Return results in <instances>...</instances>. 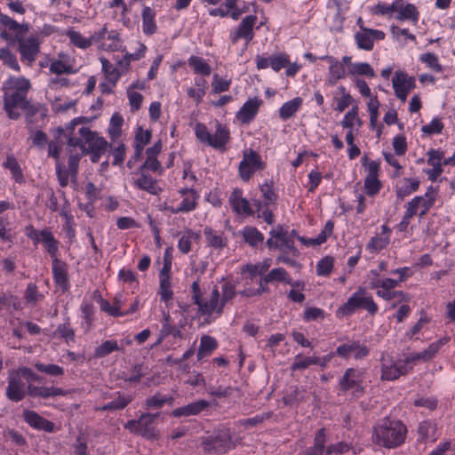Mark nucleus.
<instances>
[{"label":"nucleus","mask_w":455,"mask_h":455,"mask_svg":"<svg viewBox=\"0 0 455 455\" xmlns=\"http://www.w3.org/2000/svg\"><path fill=\"white\" fill-rule=\"evenodd\" d=\"M34 366L38 371L45 373L51 377H62L65 372L62 367L53 363L45 364L36 362Z\"/></svg>","instance_id":"nucleus-54"},{"label":"nucleus","mask_w":455,"mask_h":455,"mask_svg":"<svg viewBox=\"0 0 455 455\" xmlns=\"http://www.w3.org/2000/svg\"><path fill=\"white\" fill-rule=\"evenodd\" d=\"M194 84L195 87H188L187 89V95L196 104H200L206 94L208 83L204 76H200L194 78Z\"/></svg>","instance_id":"nucleus-30"},{"label":"nucleus","mask_w":455,"mask_h":455,"mask_svg":"<svg viewBox=\"0 0 455 455\" xmlns=\"http://www.w3.org/2000/svg\"><path fill=\"white\" fill-rule=\"evenodd\" d=\"M24 299L28 304L36 306L44 299V295L39 292L36 283H29L25 290Z\"/></svg>","instance_id":"nucleus-49"},{"label":"nucleus","mask_w":455,"mask_h":455,"mask_svg":"<svg viewBox=\"0 0 455 455\" xmlns=\"http://www.w3.org/2000/svg\"><path fill=\"white\" fill-rule=\"evenodd\" d=\"M23 419L31 427L35 429L43 430L47 433H52L55 431L54 423L43 418L34 411L25 410L23 411Z\"/></svg>","instance_id":"nucleus-25"},{"label":"nucleus","mask_w":455,"mask_h":455,"mask_svg":"<svg viewBox=\"0 0 455 455\" xmlns=\"http://www.w3.org/2000/svg\"><path fill=\"white\" fill-rule=\"evenodd\" d=\"M198 237V235L191 231L190 229L186 230L185 232H183L179 240V250L182 253H188L191 251L192 240L197 239Z\"/></svg>","instance_id":"nucleus-55"},{"label":"nucleus","mask_w":455,"mask_h":455,"mask_svg":"<svg viewBox=\"0 0 455 455\" xmlns=\"http://www.w3.org/2000/svg\"><path fill=\"white\" fill-rule=\"evenodd\" d=\"M196 177L191 172L190 167H187L183 171L182 183L183 186L180 187L179 192L182 196H186L185 199H198L199 194L196 190Z\"/></svg>","instance_id":"nucleus-26"},{"label":"nucleus","mask_w":455,"mask_h":455,"mask_svg":"<svg viewBox=\"0 0 455 455\" xmlns=\"http://www.w3.org/2000/svg\"><path fill=\"white\" fill-rule=\"evenodd\" d=\"M363 381V370L348 368L346 370L344 375L340 379L339 386L340 390L342 391H348L354 389L356 392L362 393L363 391V387L362 386Z\"/></svg>","instance_id":"nucleus-17"},{"label":"nucleus","mask_w":455,"mask_h":455,"mask_svg":"<svg viewBox=\"0 0 455 455\" xmlns=\"http://www.w3.org/2000/svg\"><path fill=\"white\" fill-rule=\"evenodd\" d=\"M152 138V133L149 130H144L139 126L137 128L135 138H134V155L133 158L135 161L139 160L143 153L144 147L149 143Z\"/></svg>","instance_id":"nucleus-32"},{"label":"nucleus","mask_w":455,"mask_h":455,"mask_svg":"<svg viewBox=\"0 0 455 455\" xmlns=\"http://www.w3.org/2000/svg\"><path fill=\"white\" fill-rule=\"evenodd\" d=\"M386 34L382 30L368 28L360 25V30L355 34V42L358 49L371 51L375 41L384 40Z\"/></svg>","instance_id":"nucleus-15"},{"label":"nucleus","mask_w":455,"mask_h":455,"mask_svg":"<svg viewBox=\"0 0 455 455\" xmlns=\"http://www.w3.org/2000/svg\"><path fill=\"white\" fill-rule=\"evenodd\" d=\"M307 399V397L306 390L296 387L293 390H291L290 393H287L283 397V402L287 406H293L306 402Z\"/></svg>","instance_id":"nucleus-45"},{"label":"nucleus","mask_w":455,"mask_h":455,"mask_svg":"<svg viewBox=\"0 0 455 455\" xmlns=\"http://www.w3.org/2000/svg\"><path fill=\"white\" fill-rule=\"evenodd\" d=\"M448 341V339H439L435 342L431 343L427 348L422 352L410 354L405 355L403 363L408 366L410 363H415L418 361L427 362L433 359L440 348Z\"/></svg>","instance_id":"nucleus-18"},{"label":"nucleus","mask_w":455,"mask_h":455,"mask_svg":"<svg viewBox=\"0 0 455 455\" xmlns=\"http://www.w3.org/2000/svg\"><path fill=\"white\" fill-rule=\"evenodd\" d=\"M270 237L267 240L266 244L269 250H278L281 252L287 251L292 257L297 258L299 254L295 247L292 234L283 226L278 225L269 232Z\"/></svg>","instance_id":"nucleus-8"},{"label":"nucleus","mask_w":455,"mask_h":455,"mask_svg":"<svg viewBox=\"0 0 455 455\" xmlns=\"http://www.w3.org/2000/svg\"><path fill=\"white\" fill-rule=\"evenodd\" d=\"M419 187V181L417 179L402 178L395 182V191L398 197L403 198L409 196L417 191Z\"/></svg>","instance_id":"nucleus-33"},{"label":"nucleus","mask_w":455,"mask_h":455,"mask_svg":"<svg viewBox=\"0 0 455 455\" xmlns=\"http://www.w3.org/2000/svg\"><path fill=\"white\" fill-rule=\"evenodd\" d=\"M159 416L160 412L142 413L138 419L128 420L124 425V428L146 439H156L158 434L154 427V423Z\"/></svg>","instance_id":"nucleus-10"},{"label":"nucleus","mask_w":455,"mask_h":455,"mask_svg":"<svg viewBox=\"0 0 455 455\" xmlns=\"http://www.w3.org/2000/svg\"><path fill=\"white\" fill-rule=\"evenodd\" d=\"M73 62H75L74 58L60 52L59 59L51 61L49 70L51 73L58 76L76 74L77 69L74 68Z\"/></svg>","instance_id":"nucleus-22"},{"label":"nucleus","mask_w":455,"mask_h":455,"mask_svg":"<svg viewBox=\"0 0 455 455\" xmlns=\"http://www.w3.org/2000/svg\"><path fill=\"white\" fill-rule=\"evenodd\" d=\"M266 167V163L257 151L253 149L245 150L238 165V174L243 181H249L256 172L263 171Z\"/></svg>","instance_id":"nucleus-11"},{"label":"nucleus","mask_w":455,"mask_h":455,"mask_svg":"<svg viewBox=\"0 0 455 455\" xmlns=\"http://www.w3.org/2000/svg\"><path fill=\"white\" fill-rule=\"evenodd\" d=\"M370 349L367 346L361 344L360 341L355 340L350 343H345L339 346L336 349V355L347 359L354 355L355 359H362L369 355Z\"/></svg>","instance_id":"nucleus-20"},{"label":"nucleus","mask_w":455,"mask_h":455,"mask_svg":"<svg viewBox=\"0 0 455 455\" xmlns=\"http://www.w3.org/2000/svg\"><path fill=\"white\" fill-rule=\"evenodd\" d=\"M376 294L387 301L397 299L398 302H408L410 300V297L402 291H377Z\"/></svg>","instance_id":"nucleus-58"},{"label":"nucleus","mask_w":455,"mask_h":455,"mask_svg":"<svg viewBox=\"0 0 455 455\" xmlns=\"http://www.w3.org/2000/svg\"><path fill=\"white\" fill-rule=\"evenodd\" d=\"M188 64L196 75L209 76L212 73L210 64L202 57L191 55L188 59Z\"/></svg>","instance_id":"nucleus-35"},{"label":"nucleus","mask_w":455,"mask_h":455,"mask_svg":"<svg viewBox=\"0 0 455 455\" xmlns=\"http://www.w3.org/2000/svg\"><path fill=\"white\" fill-rule=\"evenodd\" d=\"M52 275L54 282L62 288L63 291L68 288V276L67 265L59 259H52Z\"/></svg>","instance_id":"nucleus-31"},{"label":"nucleus","mask_w":455,"mask_h":455,"mask_svg":"<svg viewBox=\"0 0 455 455\" xmlns=\"http://www.w3.org/2000/svg\"><path fill=\"white\" fill-rule=\"evenodd\" d=\"M271 264V259H265L262 262L256 265L247 264L243 267V271L249 272L252 276L263 275L270 267Z\"/></svg>","instance_id":"nucleus-61"},{"label":"nucleus","mask_w":455,"mask_h":455,"mask_svg":"<svg viewBox=\"0 0 455 455\" xmlns=\"http://www.w3.org/2000/svg\"><path fill=\"white\" fill-rule=\"evenodd\" d=\"M20 110L25 113V120L28 127L30 130H32L35 127L34 124L36 116H39L41 120L44 121V119L47 116L48 112L47 108L44 106L38 103H31L30 100H28V104H26L25 107H22Z\"/></svg>","instance_id":"nucleus-27"},{"label":"nucleus","mask_w":455,"mask_h":455,"mask_svg":"<svg viewBox=\"0 0 455 455\" xmlns=\"http://www.w3.org/2000/svg\"><path fill=\"white\" fill-rule=\"evenodd\" d=\"M363 308L367 312L373 315L378 311V306L374 302L371 296H366V290L363 287H359L353 295L348 298L346 303L340 306L337 311V317H344L351 315L357 309Z\"/></svg>","instance_id":"nucleus-7"},{"label":"nucleus","mask_w":455,"mask_h":455,"mask_svg":"<svg viewBox=\"0 0 455 455\" xmlns=\"http://www.w3.org/2000/svg\"><path fill=\"white\" fill-rule=\"evenodd\" d=\"M261 104L262 100L258 97L249 99L236 113L237 120L243 124H250L258 115Z\"/></svg>","instance_id":"nucleus-21"},{"label":"nucleus","mask_w":455,"mask_h":455,"mask_svg":"<svg viewBox=\"0 0 455 455\" xmlns=\"http://www.w3.org/2000/svg\"><path fill=\"white\" fill-rule=\"evenodd\" d=\"M196 206L195 201H182V203L174 207L173 205H169L167 201H164L163 204L159 205V209L162 211H169L172 213H179V212H188L194 210Z\"/></svg>","instance_id":"nucleus-52"},{"label":"nucleus","mask_w":455,"mask_h":455,"mask_svg":"<svg viewBox=\"0 0 455 455\" xmlns=\"http://www.w3.org/2000/svg\"><path fill=\"white\" fill-rule=\"evenodd\" d=\"M31 89L30 81L24 76H12L4 83V110L11 120H18L20 109L28 104V94Z\"/></svg>","instance_id":"nucleus-3"},{"label":"nucleus","mask_w":455,"mask_h":455,"mask_svg":"<svg viewBox=\"0 0 455 455\" xmlns=\"http://www.w3.org/2000/svg\"><path fill=\"white\" fill-rule=\"evenodd\" d=\"M27 394L33 398L48 399L56 396H64L68 391L56 387H37L33 384H28L26 387L25 383L16 372H10L8 375V385L6 387V397L15 403L22 401Z\"/></svg>","instance_id":"nucleus-4"},{"label":"nucleus","mask_w":455,"mask_h":455,"mask_svg":"<svg viewBox=\"0 0 455 455\" xmlns=\"http://www.w3.org/2000/svg\"><path fill=\"white\" fill-rule=\"evenodd\" d=\"M407 428L400 420L383 419L372 428V442L387 449L402 445L406 438Z\"/></svg>","instance_id":"nucleus-5"},{"label":"nucleus","mask_w":455,"mask_h":455,"mask_svg":"<svg viewBox=\"0 0 455 455\" xmlns=\"http://www.w3.org/2000/svg\"><path fill=\"white\" fill-rule=\"evenodd\" d=\"M100 61L101 63L102 72L108 83V86H107L106 84H101L100 86L102 87L103 92L110 93L120 79V73H118V68L114 66L108 59L101 57L100 58Z\"/></svg>","instance_id":"nucleus-23"},{"label":"nucleus","mask_w":455,"mask_h":455,"mask_svg":"<svg viewBox=\"0 0 455 455\" xmlns=\"http://www.w3.org/2000/svg\"><path fill=\"white\" fill-rule=\"evenodd\" d=\"M3 167L11 172L12 179L17 183H21L24 181L20 165L13 156H7L6 160L3 163Z\"/></svg>","instance_id":"nucleus-43"},{"label":"nucleus","mask_w":455,"mask_h":455,"mask_svg":"<svg viewBox=\"0 0 455 455\" xmlns=\"http://www.w3.org/2000/svg\"><path fill=\"white\" fill-rule=\"evenodd\" d=\"M123 124L124 118L120 114L115 113L112 115L108 126V135L113 144L116 143L122 135Z\"/></svg>","instance_id":"nucleus-39"},{"label":"nucleus","mask_w":455,"mask_h":455,"mask_svg":"<svg viewBox=\"0 0 455 455\" xmlns=\"http://www.w3.org/2000/svg\"><path fill=\"white\" fill-rule=\"evenodd\" d=\"M0 22L6 28L1 32V37L5 41L8 36L13 39L16 36L17 37L24 36L29 29L28 24H20L6 14L0 16Z\"/></svg>","instance_id":"nucleus-19"},{"label":"nucleus","mask_w":455,"mask_h":455,"mask_svg":"<svg viewBox=\"0 0 455 455\" xmlns=\"http://www.w3.org/2000/svg\"><path fill=\"white\" fill-rule=\"evenodd\" d=\"M137 184L140 188L153 195L156 194L157 184L156 180L151 176L147 175L145 172H141L140 176L137 180Z\"/></svg>","instance_id":"nucleus-56"},{"label":"nucleus","mask_w":455,"mask_h":455,"mask_svg":"<svg viewBox=\"0 0 455 455\" xmlns=\"http://www.w3.org/2000/svg\"><path fill=\"white\" fill-rule=\"evenodd\" d=\"M327 442V435L325 428H321L317 431L314 438V446L309 448L307 455H325L326 449L325 443Z\"/></svg>","instance_id":"nucleus-37"},{"label":"nucleus","mask_w":455,"mask_h":455,"mask_svg":"<svg viewBox=\"0 0 455 455\" xmlns=\"http://www.w3.org/2000/svg\"><path fill=\"white\" fill-rule=\"evenodd\" d=\"M398 15L396 19L399 20H411L413 23H417L419 20V13L416 6L412 4H407L405 6L398 1Z\"/></svg>","instance_id":"nucleus-38"},{"label":"nucleus","mask_w":455,"mask_h":455,"mask_svg":"<svg viewBox=\"0 0 455 455\" xmlns=\"http://www.w3.org/2000/svg\"><path fill=\"white\" fill-rule=\"evenodd\" d=\"M70 44L74 46L86 50L92 45V36L90 37H84L80 32L70 29L67 32Z\"/></svg>","instance_id":"nucleus-44"},{"label":"nucleus","mask_w":455,"mask_h":455,"mask_svg":"<svg viewBox=\"0 0 455 455\" xmlns=\"http://www.w3.org/2000/svg\"><path fill=\"white\" fill-rule=\"evenodd\" d=\"M381 379L385 380H395L400 376L406 375L409 373L412 367L407 366L403 363H395L389 355H382L381 359Z\"/></svg>","instance_id":"nucleus-16"},{"label":"nucleus","mask_w":455,"mask_h":455,"mask_svg":"<svg viewBox=\"0 0 455 455\" xmlns=\"http://www.w3.org/2000/svg\"><path fill=\"white\" fill-rule=\"evenodd\" d=\"M209 406V402L205 400H198L196 402L188 403L185 406L174 409L172 411V416L179 418L198 415L205 409H207Z\"/></svg>","instance_id":"nucleus-28"},{"label":"nucleus","mask_w":455,"mask_h":455,"mask_svg":"<svg viewBox=\"0 0 455 455\" xmlns=\"http://www.w3.org/2000/svg\"><path fill=\"white\" fill-rule=\"evenodd\" d=\"M355 123L359 126L362 124L361 119L358 116L357 105L353 106L352 108L347 113H346L340 122V124L344 129L352 130Z\"/></svg>","instance_id":"nucleus-53"},{"label":"nucleus","mask_w":455,"mask_h":455,"mask_svg":"<svg viewBox=\"0 0 455 455\" xmlns=\"http://www.w3.org/2000/svg\"><path fill=\"white\" fill-rule=\"evenodd\" d=\"M0 58L4 65L9 68L16 72L20 71V67L16 55L12 53L8 48H0Z\"/></svg>","instance_id":"nucleus-51"},{"label":"nucleus","mask_w":455,"mask_h":455,"mask_svg":"<svg viewBox=\"0 0 455 455\" xmlns=\"http://www.w3.org/2000/svg\"><path fill=\"white\" fill-rule=\"evenodd\" d=\"M194 131L196 138L201 143L218 150H225L231 139L228 127L219 121L216 122L214 134H211L203 123H196Z\"/></svg>","instance_id":"nucleus-6"},{"label":"nucleus","mask_w":455,"mask_h":455,"mask_svg":"<svg viewBox=\"0 0 455 455\" xmlns=\"http://www.w3.org/2000/svg\"><path fill=\"white\" fill-rule=\"evenodd\" d=\"M419 60L435 73H442L443 71L438 56L433 52L422 53L419 55Z\"/></svg>","instance_id":"nucleus-46"},{"label":"nucleus","mask_w":455,"mask_h":455,"mask_svg":"<svg viewBox=\"0 0 455 455\" xmlns=\"http://www.w3.org/2000/svg\"><path fill=\"white\" fill-rule=\"evenodd\" d=\"M218 347L217 340L208 335H204L200 340V346L197 352L198 360L210 355Z\"/></svg>","instance_id":"nucleus-42"},{"label":"nucleus","mask_w":455,"mask_h":455,"mask_svg":"<svg viewBox=\"0 0 455 455\" xmlns=\"http://www.w3.org/2000/svg\"><path fill=\"white\" fill-rule=\"evenodd\" d=\"M322 60H326L329 64V73L326 78L328 85H335L339 80L346 77V68L335 57L331 55H324L319 58Z\"/></svg>","instance_id":"nucleus-24"},{"label":"nucleus","mask_w":455,"mask_h":455,"mask_svg":"<svg viewBox=\"0 0 455 455\" xmlns=\"http://www.w3.org/2000/svg\"><path fill=\"white\" fill-rule=\"evenodd\" d=\"M231 85L230 79H224L220 77L218 74H215L212 78V93L220 94L225 92H228Z\"/></svg>","instance_id":"nucleus-63"},{"label":"nucleus","mask_w":455,"mask_h":455,"mask_svg":"<svg viewBox=\"0 0 455 455\" xmlns=\"http://www.w3.org/2000/svg\"><path fill=\"white\" fill-rule=\"evenodd\" d=\"M348 74L351 76H362L367 78H373L376 74L368 62H354L348 68Z\"/></svg>","instance_id":"nucleus-40"},{"label":"nucleus","mask_w":455,"mask_h":455,"mask_svg":"<svg viewBox=\"0 0 455 455\" xmlns=\"http://www.w3.org/2000/svg\"><path fill=\"white\" fill-rule=\"evenodd\" d=\"M392 86L395 97L404 103L410 92L416 87L414 76H410L406 72L397 70L392 77Z\"/></svg>","instance_id":"nucleus-14"},{"label":"nucleus","mask_w":455,"mask_h":455,"mask_svg":"<svg viewBox=\"0 0 455 455\" xmlns=\"http://www.w3.org/2000/svg\"><path fill=\"white\" fill-rule=\"evenodd\" d=\"M42 243L51 257L53 259L57 258L58 252V241L53 237V235L49 230H42Z\"/></svg>","instance_id":"nucleus-48"},{"label":"nucleus","mask_w":455,"mask_h":455,"mask_svg":"<svg viewBox=\"0 0 455 455\" xmlns=\"http://www.w3.org/2000/svg\"><path fill=\"white\" fill-rule=\"evenodd\" d=\"M303 104V99L301 97H295L291 100L284 102L279 108V117L283 121H286L299 110Z\"/></svg>","instance_id":"nucleus-34"},{"label":"nucleus","mask_w":455,"mask_h":455,"mask_svg":"<svg viewBox=\"0 0 455 455\" xmlns=\"http://www.w3.org/2000/svg\"><path fill=\"white\" fill-rule=\"evenodd\" d=\"M204 234L209 246L215 249H222L227 246L228 239L223 235L222 232H218L210 227H206Z\"/></svg>","instance_id":"nucleus-36"},{"label":"nucleus","mask_w":455,"mask_h":455,"mask_svg":"<svg viewBox=\"0 0 455 455\" xmlns=\"http://www.w3.org/2000/svg\"><path fill=\"white\" fill-rule=\"evenodd\" d=\"M107 41L109 43H104L100 44L99 48L102 51L107 52H117L121 49L122 40L120 37V34L117 30L112 29L110 31L108 30L107 33Z\"/></svg>","instance_id":"nucleus-41"},{"label":"nucleus","mask_w":455,"mask_h":455,"mask_svg":"<svg viewBox=\"0 0 455 455\" xmlns=\"http://www.w3.org/2000/svg\"><path fill=\"white\" fill-rule=\"evenodd\" d=\"M119 350L120 347L116 340H106L95 349L94 355L97 358H101L114 351Z\"/></svg>","instance_id":"nucleus-57"},{"label":"nucleus","mask_w":455,"mask_h":455,"mask_svg":"<svg viewBox=\"0 0 455 455\" xmlns=\"http://www.w3.org/2000/svg\"><path fill=\"white\" fill-rule=\"evenodd\" d=\"M266 283L276 281L280 283H291V278L287 271L283 267L273 268L267 275L263 277Z\"/></svg>","instance_id":"nucleus-50"},{"label":"nucleus","mask_w":455,"mask_h":455,"mask_svg":"<svg viewBox=\"0 0 455 455\" xmlns=\"http://www.w3.org/2000/svg\"><path fill=\"white\" fill-rule=\"evenodd\" d=\"M60 138L67 141L66 152L68 156V169L60 162L56 163V173L61 187L68 185L69 174L76 175L82 156L90 154L92 162H98L105 153L108 142L97 132L74 119L65 128L57 129Z\"/></svg>","instance_id":"nucleus-1"},{"label":"nucleus","mask_w":455,"mask_h":455,"mask_svg":"<svg viewBox=\"0 0 455 455\" xmlns=\"http://www.w3.org/2000/svg\"><path fill=\"white\" fill-rule=\"evenodd\" d=\"M116 146L110 145L111 155L113 156L114 165H122L126 156V147L123 142L116 141Z\"/></svg>","instance_id":"nucleus-59"},{"label":"nucleus","mask_w":455,"mask_h":455,"mask_svg":"<svg viewBox=\"0 0 455 455\" xmlns=\"http://www.w3.org/2000/svg\"><path fill=\"white\" fill-rule=\"evenodd\" d=\"M231 207L239 215L251 216L255 213L250 201H231Z\"/></svg>","instance_id":"nucleus-64"},{"label":"nucleus","mask_w":455,"mask_h":455,"mask_svg":"<svg viewBox=\"0 0 455 455\" xmlns=\"http://www.w3.org/2000/svg\"><path fill=\"white\" fill-rule=\"evenodd\" d=\"M257 20L258 17L254 14L243 17L237 28L229 33L231 43L235 44L243 39L245 41V48H247L255 36L254 28Z\"/></svg>","instance_id":"nucleus-13"},{"label":"nucleus","mask_w":455,"mask_h":455,"mask_svg":"<svg viewBox=\"0 0 455 455\" xmlns=\"http://www.w3.org/2000/svg\"><path fill=\"white\" fill-rule=\"evenodd\" d=\"M398 11V1L392 3L391 4L378 2L372 8V13L375 15H391L393 12Z\"/></svg>","instance_id":"nucleus-60"},{"label":"nucleus","mask_w":455,"mask_h":455,"mask_svg":"<svg viewBox=\"0 0 455 455\" xmlns=\"http://www.w3.org/2000/svg\"><path fill=\"white\" fill-rule=\"evenodd\" d=\"M191 298L195 305L198 307V312L202 315H211L214 312L218 315L223 313L225 305L235 297V285L226 282L221 287V297L217 287H214L209 299L202 298V291L198 280L191 285Z\"/></svg>","instance_id":"nucleus-2"},{"label":"nucleus","mask_w":455,"mask_h":455,"mask_svg":"<svg viewBox=\"0 0 455 455\" xmlns=\"http://www.w3.org/2000/svg\"><path fill=\"white\" fill-rule=\"evenodd\" d=\"M156 12L149 7L144 6L141 11V28L146 36H152L157 31Z\"/></svg>","instance_id":"nucleus-29"},{"label":"nucleus","mask_w":455,"mask_h":455,"mask_svg":"<svg viewBox=\"0 0 455 455\" xmlns=\"http://www.w3.org/2000/svg\"><path fill=\"white\" fill-rule=\"evenodd\" d=\"M242 235L244 241L252 247L257 246L264 240L263 235L253 227H246L242 231Z\"/></svg>","instance_id":"nucleus-47"},{"label":"nucleus","mask_w":455,"mask_h":455,"mask_svg":"<svg viewBox=\"0 0 455 455\" xmlns=\"http://www.w3.org/2000/svg\"><path fill=\"white\" fill-rule=\"evenodd\" d=\"M6 42L10 44H18V52L20 55V60L28 66H31L36 61L40 52L41 42L36 35H30L27 38H24V36L19 37L16 36L13 39L8 36Z\"/></svg>","instance_id":"nucleus-9"},{"label":"nucleus","mask_w":455,"mask_h":455,"mask_svg":"<svg viewBox=\"0 0 455 455\" xmlns=\"http://www.w3.org/2000/svg\"><path fill=\"white\" fill-rule=\"evenodd\" d=\"M204 451L215 454H223L235 447L232 436L228 430L219 432L215 435L204 437L202 440Z\"/></svg>","instance_id":"nucleus-12"},{"label":"nucleus","mask_w":455,"mask_h":455,"mask_svg":"<svg viewBox=\"0 0 455 455\" xmlns=\"http://www.w3.org/2000/svg\"><path fill=\"white\" fill-rule=\"evenodd\" d=\"M290 62V57L285 52H279L277 54L272 55L270 60V68L275 71L279 72L282 68H285Z\"/></svg>","instance_id":"nucleus-62"}]
</instances>
